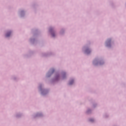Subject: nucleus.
<instances>
[{"instance_id": "obj_1", "label": "nucleus", "mask_w": 126, "mask_h": 126, "mask_svg": "<svg viewBox=\"0 0 126 126\" xmlns=\"http://www.w3.org/2000/svg\"><path fill=\"white\" fill-rule=\"evenodd\" d=\"M10 34H11V32H7L6 34V37H9V36H10Z\"/></svg>"}, {"instance_id": "obj_2", "label": "nucleus", "mask_w": 126, "mask_h": 126, "mask_svg": "<svg viewBox=\"0 0 126 126\" xmlns=\"http://www.w3.org/2000/svg\"><path fill=\"white\" fill-rule=\"evenodd\" d=\"M90 52H91L90 50L86 49V54H90Z\"/></svg>"}, {"instance_id": "obj_3", "label": "nucleus", "mask_w": 126, "mask_h": 126, "mask_svg": "<svg viewBox=\"0 0 126 126\" xmlns=\"http://www.w3.org/2000/svg\"><path fill=\"white\" fill-rule=\"evenodd\" d=\"M73 84V80H72V81H70V82H69V84L70 85H71Z\"/></svg>"}, {"instance_id": "obj_4", "label": "nucleus", "mask_w": 126, "mask_h": 126, "mask_svg": "<svg viewBox=\"0 0 126 126\" xmlns=\"http://www.w3.org/2000/svg\"><path fill=\"white\" fill-rule=\"evenodd\" d=\"M63 78L64 77H65V73H63Z\"/></svg>"}, {"instance_id": "obj_5", "label": "nucleus", "mask_w": 126, "mask_h": 126, "mask_svg": "<svg viewBox=\"0 0 126 126\" xmlns=\"http://www.w3.org/2000/svg\"><path fill=\"white\" fill-rule=\"evenodd\" d=\"M55 71V70L54 69H52V70H51V73L52 74V73H54V72Z\"/></svg>"}, {"instance_id": "obj_6", "label": "nucleus", "mask_w": 126, "mask_h": 126, "mask_svg": "<svg viewBox=\"0 0 126 126\" xmlns=\"http://www.w3.org/2000/svg\"><path fill=\"white\" fill-rule=\"evenodd\" d=\"M90 122H94V119H90Z\"/></svg>"}, {"instance_id": "obj_7", "label": "nucleus", "mask_w": 126, "mask_h": 126, "mask_svg": "<svg viewBox=\"0 0 126 126\" xmlns=\"http://www.w3.org/2000/svg\"><path fill=\"white\" fill-rule=\"evenodd\" d=\"M51 35H52V37H55V33H52Z\"/></svg>"}, {"instance_id": "obj_8", "label": "nucleus", "mask_w": 126, "mask_h": 126, "mask_svg": "<svg viewBox=\"0 0 126 126\" xmlns=\"http://www.w3.org/2000/svg\"><path fill=\"white\" fill-rule=\"evenodd\" d=\"M110 42H111V39H108V41L107 42V43H110Z\"/></svg>"}, {"instance_id": "obj_9", "label": "nucleus", "mask_w": 126, "mask_h": 126, "mask_svg": "<svg viewBox=\"0 0 126 126\" xmlns=\"http://www.w3.org/2000/svg\"><path fill=\"white\" fill-rule=\"evenodd\" d=\"M49 31H50V32H52V31H53V29H50L49 30Z\"/></svg>"}]
</instances>
